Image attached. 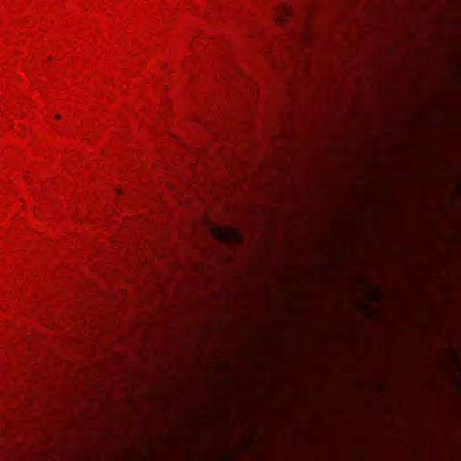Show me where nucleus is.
<instances>
[{
	"label": "nucleus",
	"instance_id": "nucleus-2",
	"mask_svg": "<svg viewBox=\"0 0 461 461\" xmlns=\"http://www.w3.org/2000/svg\"><path fill=\"white\" fill-rule=\"evenodd\" d=\"M219 232H221V235H222L221 238L228 241H230V240L239 241L241 239L239 231L234 229L228 230L226 231L219 230Z\"/></svg>",
	"mask_w": 461,
	"mask_h": 461
},
{
	"label": "nucleus",
	"instance_id": "nucleus-1",
	"mask_svg": "<svg viewBox=\"0 0 461 461\" xmlns=\"http://www.w3.org/2000/svg\"><path fill=\"white\" fill-rule=\"evenodd\" d=\"M293 16V10L288 5H282L278 7L276 14V22L279 24H284L285 21Z\"/></svg>",
	"mask_w": 461,
	"mask_h": 461
},
{
	"label": "nucleus",
	"instance_id": "nucleus-3",
	"mask_svg": "<svg viewBox=\"0 0 461 461\" xmlns=\"http://www.w3.org/2000/svg\"><path fill=\"white\" fill-rule=\"evenodd\" d=\"M119 425H120V413H119V403L117 402V461H120V458H121Z\"/></svg>",
	"mask_w": 461,
	"mask_h": 461
},
{
	"label": "nucleus",
	"instance_id": "nucleus-4",
	"mask_svg": "<svg viewBox=\"0 0 461 461\" xmlns=\"http://www.w3.org/2000/svg\"><path fill=\"white\" fill-rule=\"evenodd\" d=\"M55 118H56L57 120H59V119H60V115H59V114H56V115H55Z\"/></svg>",
	"mask_w": 461,
	"mask_h": 461
},
{
	"label": "nucleus",
	"instance_id": "nucleus-5",
	"mask_svg": "<svg viewBox=\"0 0 461 461\" xmlns=\"http://www.w3.org/2000/svg\"><path fill=\"white\" fill-rule=\"evenodd\" d=\"M116 359H117V364H118V363H119V360H120V357H119V354H118V353H117Z\"/></svg>",
	"mask_w": 461,
	"mask_h": 461
}]
</instances>
